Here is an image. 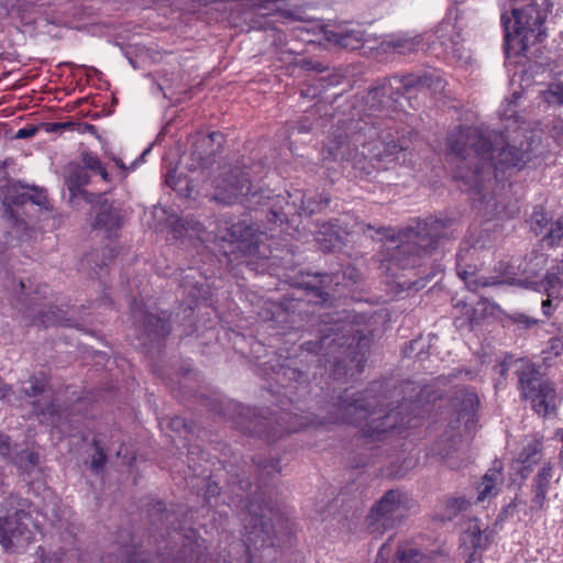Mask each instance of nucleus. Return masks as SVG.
Listing matches in <instances>:
<instances>
[{"instance_id":"obj_18","label":"nucleus","mask_w":563,"mask_h":563,"mask_svg":"<svg viewBox=\"0 0 563 563\" xmlns=\"http://www.w3.org/2000/svg\"><path fill=\"white\" fill-rule=\"evenodd\" d=\"M504 484L503 466L500 462H495L494 466L490 467L482 481L477 485V497L476 503H489L494 497L498 495Z\"/></svg>"},{"instance_id":"obj_52","label":"nucleus","mask_w":563,"mask_h":563,"mask_svg":"<svg viewBox=\"0 0 563 563\" xmlns=\"http://www.w3.org/2000/svg\"><path fill=\"white\" fill-rule=\"evenodd\" d=\"M114 163H115V165H117L118 167H120L122 170H125V169H126V168H125L124 163H123L121 159H119V158H114Z\"/></svg>"},{"instance_id":"obj_38","label":"nucleus","mask_w":563,"mask_h":563,"mask_svg":"<svg viewBox=\"0 0 563 563\" xmlns=\"http://www.w3.org/2000/svg\"><path fill=\"white\" fill-rule=\"evenodd\" d=\"M1 2L8 10H12L14 8H23L27 0H1ZM29 3H32V1H29Z\"/></svg>"},{"instance_id":"obj_39","label":"nucleus","mask_w":563,"mask_h":563,"mask_svg":"<svg viewBox=\"0 0 563 563\" xmlns=\"http://www.w3.org/2000/svg\"><path fill=\"white\" fill-rule=\"evenodd\" d=\"M512 364V357L511 356H506L505 360L496 366V371L501 375L504 376L506 374V372L510 368Z\"/></svg>"},{"instance_id":"obj_12","label":"nucleus","mask_w":563,"mask_h":563,"mask_svg":"<svg viewBox=\"0 0 563 563\" xmlns=\"http://www.w3.org/2000/svg\"><path fill=\"white\" fill-rule=\"evenodd\" d=\"M297 30L300 31L302 41L312 42L314 40H324L349 49L358 48L364 41V32L360 26L309 23Z\"/></svg>"},{"instance_id":"obj_53","label":"nucleus","mask_w":563,"mask_h":563,"mask_svg":"<svg viewBox=\"0 0 563 563\" xmlns=\"http://www.w3.org/2000/svg\"><path fill=\"white\" fill-rule=\"evenodd\" d=\"M321 302H325L328 300L329 295L327 292H320Z\"/></svg>"},{"instance_id":"obj_19","label":"nucleus","mask_w":563,"mask_h":563,"mask_svg":"<svg viewBox=\"0 0 563 563\" xmlns=\"http://www.w3.org/2000/svg\"><path fill=\"white\" fill-rule=\"evenodd\" d=\"M541 440L536 435L527 437L523 440L519 456L512 464V468L517 470L521 474V477H527V472L531 466L541 460Z\"/></svg>"},{"instance_id":"obj_1","label":"nucleus","mask_w":563,"mask_h":563,"mask_svg":"<svg viewBox=\"0 0 563 563\" xmlns=\"http://www.w3.org/2000/svg\"><path fill=\"white\" fill-rule=\"evenodd\" d=\"M520 98L521 92L514 91L512 100L503 104V132L467 126L452 131L446 139L449 154L461 159L455 178L473 191L476 208L487 217L498 213L496 196L498 189H505L506 172L521 169L539 153L541 133L529 130L518 115Z\"/></svg>"},{"instance_id":"obj_16","label":"nucleus","mask_w":563,"mask_h":563,"mask_svg":"<svg viewBox=\"0 0 563 563\" xmlns=\"http://www.w3.org/2000/svg\"><path fill=\"white\" fill-rule=\"evenodd\" d=\"M558 482L559 476L554 466L548 461L542 462L532 483L533 497L531 500V509H542L548 495L553 490Z\"/></svg>"},{"instance_id":"obj_48","label":"nucleus","mask_w":563,"mask_h":563,"mask_svg":"<svg viewBox=\"0 0 563 563\" xmlns=\"http://www.w3.org/2000/svg\"><path fill=\"white\" fill-rule=\"evenodd\" d=\"M466 563H481V556L477 554V552H476V551H474V552L470 555V558H468V560H467V562H466Z\"/></svg>"},{"instance_id":"obj_24","label":"nucleus","mask_w":563,"mask_h":563,"mask_svg":"<svg viewBox=\"0 0 563 563\" xmlns=\"http://www.w3.org/2000/svg\"><path fill=\"white\" fill-rule=\"evenodd\" d=\"M482 525L478 519H470L463 534V542L470 543L474 551L484 547Z\"/></svg>"},{"instance_id":"obj_2","label":"nucleus","mask_w":563,"mask_h":563,"mask_svg":"<svg viewBox=\"0 0 563 563\" xmlns=\"http://www.w3.org/2000/svg\"><path fill=\"white\" fill-rule=\"evenodd\" d=\"M401 107L396 109H380L369 110L365 103L363 111L366 112L367 120L357 122L355 131L344 139L339 135V140L335 144H328L329 157L333 159L351 161L355 159L358 155L353 154V150L358 151V146L363 147L361 155L363 157L372 156L377 159H384L389 156H394L399 152L406 150L404 142L395 140L391 128L388 126V131L382 129L380 118L389 117L391 112H396Z\"/></svg>"},{"instance_id":"obj_11","label":"nucleus","mask_w":563,"mask_h":563,"mask_svg":"<svg viewBox=\"0 0 563 563\" xmlns=\"http://www.w3.org/2000/svg\"><path fill=\"white\" fill-rule=\"evenodd\" d=\"M408 497L400 490H389L372 508L367 528L372 534H383L399 522L407 512Z\"/></svg>"},{"instance_id":"obj_6","label":"nucleus","mask_w":563,"mask_h":563,"mask_svg":"<svg viewBox=\"0 0 563 563\" xmlns=\"http://www.w3.org/2000/svg\"><path fill=\"white\" fill-rule=\"evenodd\" d=\"M377 404L376 397H368L365 394L345 393L338 404V416L334 422H345L362 426L366 437L375 438L396 428H405L411 424L409 420L400 417L399 412L393 410L384 415L376 410L369 411L368 407Z\"/></svg>"},{"instance_id":"obj_47","label":"nucleus","mask_w":563,"mask_h":563,"mask_svg":"<svg viewBox=\"0 0 563 563\" xmlns=\"http://www.w3.org/2000/svg\"><path fill=\"white\" fill-rule=\"evenodd\" d=\"M33 133H34V132H33V131H31V130L21 129V130H19V131H18L16 136L22 139V137L31 136Z\"/></svg>"},{"instance_id":"obj_21","label":"nucleus","mask_w":563,"mask_h":563,"mask_svg":"<svg viewBox=\"0 0 563 563\" xmlns=\"http://www.w3.org/2000/svg\"><path fill=\"white\" fill-rule=\"evenodd\" d=\"M121 225V216L117 208L104 200L96 216L95 228L103 230L107 235L112 236Z\"/></svg>"},{"instance_id":"obj_20","label":"nucleus","mask_w":563,"mask_h":563,"mask_svg":"<svg viewBox=\"0 0 563 563\" xmlns=\"http://www.w3.org/2000/svg\"><path fill=\"white\" fill-rule=\"evenodd\" d=\"M258 515H255L254 526L252 530L249 532L247 539H246V549L250 554V563H254V556L252 552L254 550H257L258 540L261 539V547H264L266 550L271 551V548L273 547V541L269 537V532L267 530L268 525L264 520V514L261 515L260 518H257Z\"/></svg>"},{"instance_id":"obj_14","label":"nucleus","mask_w":563,"mask_h":563,"mask_svg":"<svg viewBox=\"0 0 563 563\" xmlns=\"http://www.w3.org/2000/svg\"><path fill=\"white\" fill-rule=\"evenodd\" d=\"M352 327L350 323L338 320L334 324L322 330V336L318 342H307L303 347L310 353L320 354L324 357L334 355L338 351L342 354L353 346L355 336H351Z\"/></svg>"},{"instance_id":"obj_42","label":"nucleus","mask_w":563,"mask_h":563,"mask_svg":"<svg viewBox=\"0 0 563 563\" xmlns=\"http://www.w3.org/2000/svg\"><path fill=\"white\" fill-rule=\"evenodd\" d=\"M389 554V550L387 544H383L377 554V563H384L386 561V555Z\"/></svg>"},{"instance_id":"obj_26","label":"nucleus","mask_w":563,"mask_h":563,"mask_svg":"<svg viewBox=\"0 0 563 563\" xmlns=\"http://www.w3.org/2000/svg\"><path fill=\"white\" fill-rule=\"evenodd\" d=\"M288 197L292 200L291 205L294 209L300 212L311 214L321 209L320 203H312L310 199L306 198V195H302L299 191L296 194H288Z\"/></svg>"},{"instance_id":"obj_33","label":"nucleus","mask_w":563,"mask_h":563,"mask_svg":"<svg viewBox=\"0 0 563 563\" xmlns=\"http://www.w3.org/2000/svg\"><path fill=\"white\" fill-rule=\"evenodd\" d=\"M397 558L399 563H428V559L413 548H399Z\"/></svg>"},{"instance_id":"obj_58","label":"nucleus","mask_w":563,"mask_h":563,"mask_svg":"<svg viewBox=\"0 0 563 563\" xmlns=\"http://www.w3.org/2000/svg\"><path fill=\"white\" fill-rule=\"evenodd\" d=\"M558 435L560 437L561 441L563 442V430H561L560 432H558Z\"/></svg>"},{"instance_id":"obj_29","label":"nucleus","mask_w":563,"mask_h":563,"mask_svg":"<svg viewBox=\"0 0 563 563\" xmlns=\"http://www.w3.org/2000/svg\"><path fill=\"white\" fill-rule=\"evenodd\" d=\"M563 236V218L558 219L555 222H550L545 232L542 234V241L549 246H554Z\"/></svg>"},{"instance_id":"obj_3","label":"nucleus","mask_w":563,"mask_h":563,"mask_svg":"<svg viewBox=\"0 0 563 563\" xmlns=\"http://www.w3.org/2000/svg\"><path fill=\"white\" fill-rule=\"evenodd\" d=\"M505 29V51L523 54L544 36L543 22L550 12L549 0H499Z\"/></svg>"},{"instance_id":"obj_49","label":"nucleus","mask_w":563,"mask_h":563,"mask_svg":"<svg viewBox=\"0 0 563 563\" xmlns=\"http://www.w3.org/2000/svg\"><path fill=\"white\" fill-rule=\"evenodd\" d=\"M208 137L212 141V142H219V140L222 137V135L218 132H212L208 135Z\"/></svg>"},{"instance_id":"obj_51","label":"nucleus","mask_w":563,"mask_h":563,"mask_svg":"<svg viewBox=\"0 0 563 563\" xmlns=\"http://www.w3.org/2000/svg\"><path fill=\"white\" fill-rule=\"evenodd\" d=\"M125 563H145L143 560H139L137 558L130 556Z\"/></svg>"},{"instance_id":"obj_56","label":"nucleus","mask_w":563,"mask_h":563,"mask_svg":"<svg viewBox=\"0 0 563 563\" xmlns=\"http://www.w3.org/2000/svg\"><path fill=\"white\" fill-rule=\"evenodd\" d=\"M560 345H561V342H560L559 340H554V341L552 342V347H553V349H558Z\"/></svg>"},{"instance_id":"obj_57","label":"nucleus","mask_w":563,"mask_h":563,"mask_svg":"<svg viewBox=\"0 0 563 563\" xmlns=\"http://www.w3.org/2000/svg\"><path fill=\"white\" fill-rule=\"evenodd\" d=\"M466 284H467V287H468V288H471V289H473V290H476L477 285H476V286H472V282H466Z\"/></svg>"},{"instance_id":"obj_8","label":"nucleus","mask_w":563,"mask_h":563,"mask_svg":"<svg viewBox=\"0 0 563 563\" xmlns=\"http://www.w3.org/2000/svg\"><path fill=\"white\" fill-rule=\"evenodd\" d=\"M24 506L25 503L15 497L0 506V545L8 553L24 550L33 540L31 518Z\"/></svg>"},{"instance_id":"obj_32","label":"nucleus","mask_w":563,"mask_h":563,"mask_svg":"<svg viewBox=\"0 0 563 563\" xmlns=\"http://www.w3.org/2000/svg\"><path fill=\"white\" fill-rule=\"evenodd\" d=\"M543 100L550 104H563V82H552L548 89L542 91Z\"/></svg>"},{"instance_id":"obj_4","label":"nucleus","mask_w":563,"mask_h":563,"mask_svg":"<svg viewBox=\"0 0 563 563\" xmlns=\"http://www.w3.org/2000/svg\"><path fill=\"white\" fill-rule=\"evenodd\" d=\"M443 227L442 220L430 218L418 220L415 227H408L397 234L390 228H384L383 235L389 242L386 252L393 251L391 254L384 255L382 261L386 271L395 275V268L405 269L418 265L420 257L437 244Z\"/></svg>"},{"instance_id":"obj_41","label":"nucleus","mask_w":563,"mask_h":563,"mask_svg":"<svg viewBox=\"0 0 563 563\" xmlns=\"http://www.w3.org/2000/svg\"><path fill=\"white\" fill-rule=\"evenodd\" d=\"M276 200H277V202H276V203H274V205H272V208H273V209H272V214H273V217H274L276 220H278V221L283 222V221H284V219H285V216H286V214H285L284 212H282L280 210H277V209H276V207H277V203L279 202V200H284V197L277 196V197H276Z\"/></svg>"},{"instance_id":"obj_15","label":"nucleus","mask_w":563,"mask_h":563,"mask_svg":"<svg viewBox=\"0 0 563 563\" xmlns=\"http://www.w3.org/2000/svg\"><path fill=\"white\" fill-rule=\"evenodd\" d=\"M547 258L543 254L537 255L534 260H531L527 264V267L522 272V276H518L516 272L517 267L515 265L501 262L497 267L499 275L481 280V285L493 286L507 284L533 289V286H536L534 283H539V280L534 278L537 274L536 268L543 266Z\"/></svg>"},{"instance_id":"obj_17","label":"nucleus","mask_w":563,"mask_h":563,"mask_svg":"<svg viewBox=\"0 0 563 563\" xmlns=\"http://www.w3.org/2000/svg\"><path fill=\"white\" fill-rule=\"evenodd\" d=\"M421 44V35H415L408 32H397L385 35L382 38L379 48L385 53L406 55L417 51Z\"/></svg>"},{"instance_id":"obj_9","label":"nucleus","mask_w":563,"mask_h":563,"mask_svg":"<svg viewBox=\"0 0 563 563\" xmlns=\"http://www.w3.org/2000/svg\"><path fill=\"white\" fill-rule=\"evenodd\" d=\"M211 198L223 205L241 202L249 207L265 203L264 199H271L263 192H253L247 174L238 168L213 180Z\"/></svg>"},{"instance_id":"obj_59","label":"nucleus","mask_w":563,"mask_h":563,"mask_svg":"<svg viewBox=\"0 0 563 563\" xmlns=\"http://www.w3.org/2000/svg\"><path fill=\"white\" fill-rule=\"evenodd\" d=\"M20 287H21V289H24V288H25V285H24V283H23V282H20Z\"/></svg>"},{"instance_id":"obj_22","label":"nucleus","mask_w":563,"mask_h":563,"mask_svg":"<svg viewBox=\"0 0 563 563\" xmlns=\"http://www.w3.org/2000/svg\"><path fill=\"white\" fill-rule=\"evenodd\" d=\"M256 229L247 223L246 220L233 223L227 229V232L221 235L222 240L234 242H249L254 244L258 242V239L254 241Z\"/></svg>"},{"instance_id":"obj_55","label":"nucleus","mask_w":563,"mask_h":563,"mask_svg":"<svg viewBox=\"0 0 563 563\" xmlns=\"http://www.w3.org/2000/svg\"><path fill=\"white\" fill-rule=\"evenodd\" d=\"M66 125H67V124H65V123H56V124H54V129H53V130H56V129H63V128H65Z\"/></svg>"},{"instance_id":"obj_27","label":"nucleus","mask_w":563,"mask_h":563,"mask_svg":"<svg viewBox=\"0 0 563 563\" xmlns=\"http://www.w3.org/2000/svg\"><path fill=\"white\" fill-rule=\"evenodd\" d=\"M66 184L71 196H76L80 192L81 188L88 184V176L85 168L75 169L67 177Z\"/></svg>"},{"instance_id":"obj_35","label":"nucleus","mask_w":563,"mask_h":563,"mask_svg":"<svg viewBox=\"0 0 563 563\" xmlns=\"http://www.w3.org/2000/svg\"><path fill=\"white\" fill-rule=\"evenodd\" d=\"M24 393H25V396L27 398H33V397H36L37 395H47L48 391L46 390L44 384L35 380V382H31V386L30 388H25L24 389Z\"/></svg>"},{"instance_id":"obj_31","label":"nucleus","mask_w":563,"mask_h":563,"mask_svg":"<svg viewBox=\"0 0 563 563\" xmlns=\"http://www.w3.org/2000/svg\"><path fill=\"white\" fill-rule=\"evenodd\" d=\"M82 164L85 169H89L93 174L100 175L104 181H109V175L101 161L96 155L91 153L84 154Z\"/></svg>"},{"instance_id":"obj_54","label":"nucleus","mask_w":563,"mask_h":563,"mask_svg":"<svg viewBox=\"0 0 563 563\" xmlns=\"http://www.w3.org/2000/svg\"><path fill=\"white\" fill-rule=\"evenodd\" d=\"M26 455H27V460H29V462H30L31 464H34V463H35V456H34V454H32V453H26Z\"/></svg>"},{"instance_id":"obj_46","label":"nucleus","mask_w":563,"mask_h":563,"mask_svg":"<svg viewBox=\"0 0 563 563\" xmlns=\"http://www.w3.org/2000/svg\"><path fill=\"white\" fill-rule=\"evenodd\" d=\"M170 426L173 428H177L178 429L180 427H185V422H184V420L181 418H174L170 421Z\"/></svg>"},{"instance_id":"obj_30","label":"nucleus","mask_w":563,"mask_h":563,"mask_svg":"<svg viewBox=\"0 0 563 563\" xmlns=\"http://www.w3.org/2000/svg\"><path fill=\"white\" fill-rule=\"evenodd\" d=\"M0 456L9 460L13 464L22 466V457L16 452L15 446H13L7 435L0 433Z\"/></svg>"},{"instance_id":"obj_13","label":"nucleus","mask_w":563,"mask_h":563,"mask_svg":"<svg viewBox=\"0 0 563 563\" xmlns=\"http://www.w3.org/2000/svg\"><path fill=\"white\" fill-rule=\"evenodd\" d=\"M46 201V195L42 190L12 185L4 198V217L16 230L24 229L27 222L23 216L29 213V209L34 206H45Z\"/></svg>"},{"instance_id":"obj_45","label":"nucleus","mask_w":563,"mask_h":563,"mask_svg":"<svg viewBox=\"0 0 563 563\" xmlns=\"http://www.w3.org/2000/svg\"><path fill=\"white\" fill-rule=\"evenodd\" d=\"M40 322L45 325H48V324H54L55 322H58V320L55 317L44 316V318L41 319Z\"/></svg>"},{"instance_id":"obj_5","label":"nucleus","mask_w":563,"mask_h":563,"mask_svg":"<svg viewBox=\"0 0 563 563\" xmlns=\"http://www.w3.org/2000/svg\"><path fill=\"white\" fill-rule=\"evenodd\" d=\"M478 398L475 393L462 390L455 399V415L449 423V429L433 444L432 453L439 456L451 468L461 467L460 459L465 454L464 439L473 432L476 423Z\"/></svg>"},{"instance_id":"obj_7","label":"nucleus","mask_w":563,"mask_h":563,"mask_svg":"<svg viewBox=\"0 0 563 563\" xmlns=\"http://www.w3.org/2000/svg\"><path fill=\"white\" fill-rule=\"evenodd\" d=\"M430 89L440 91L443 89V80L437 70H428L421 76L412 74L399 77L394 76L379 80L366 96V104L369 110L404 108V101L409 97L410 89Z\"/></svg>"},{"instance_id":"obj_34","label":"nucleus","mask_w":563,"mask_h":563,"mask_svg":"<svg viewBox=\"0 0 563 563\" xmlns=\"http://www.w3.org/2000/svg\"><path fill=\"white\" fill-rule=\"evenodd\" d=\"M34 405V410L35 412H37L38 415H42V416H49L51 418H53V423L55 424L56 428H59V419L62 418V413L59 412V409L56 408L55 404L52 402L49 404L47 407L43 408L40 404L37 402H33Z\"/></svg>"},{"instance_id":"obj_25","label":"nucleus","mask_w":563,"mask_h":563,"mask_svg":"<svg viewBox=\"0 0 563 563\" xmlns=\"http://www.w3.org/2000/svg\"><path fill=\"white\" fill-rule=\"evenodd\" d=\"M174 230L176 238L187 235L190 239L195 236L199 240H203L205 231L199 222L186 220L184 223H176Z\"/></svg>"},{"instance_id":"obj_23","label":"nucleus","mask_w":563,"mask_h":563,"mask_svg":"<svg viewBox=\"0 0 563 563\" xmlns=\"http://www.w3.org/2000/svg\"><path fill=\"white\" fill-rule=\"evenodd\" d=\"M133 317L137 320L142 319L145 329L158 336H165L169 333L170 327L168 323L167 314L164 312L162 316L145 314L142 311H133Z\"/></svg>"},{"instance_id":"obj_10","label":"nucleus","mask_w":563,"mask_h":563,"mask_svg":"<svg viewBox=\"0 0 563 563\" xmlns=\"http://www.w3.org/2000/svg\"><path fill=\"white\" fill-rule=\"evenodd\" d=\"M518 362L521 364L519 382L523 397L531 401L537 413L549 415L556 407L554 386L550 382L540 379L538 371L531 363L523 360L516 361V363Z\"/></svg>"},{"instance_id":"obj_44","label":"nucleus","mask_w":563,"mask_h":563,"mask_svg":"<svg viewBox=\"0 0 563 563\" xmlns=\"http://www.w3.org/2000/svg\"><path fill=\"white\" fill-rule=\"evenodd\" d=\"M11 391V388L4 386L2 384V382H0V399L2 398H7L8 400H10V393Z\"/></svg>"},{"instance_id":"obj_40","label":"nucleus","mask_w":563,"mask_h":563,"mask_svg":"<svg viewBox=\"0 0 563 563\" xmlns=\"http://www.w3.org/2000/svg\"><path fill=\"white\" fill-rule=\"evenodd\" d=\"M516 322L526 327V328H529V327H532L534 324H537V320L533 319V318H530L528 316H525V314H519L517 318H516Z\"/></svg>"},{"instance_id":"obj_50","label":"nucleus","mask_w":563,"mask_h":563,"mask_svg":"<svg viewBox=\"0 0 563 563\" xmlns=\"http://www.w3.org/2000/svg\"><path fill=\"white\" fill-rule=\"evenodd\" d=\"M554 131H555L554 137L558 140V142H559L560 144H562V145H563V133H562V134H561V133H559L558 128H554Z\"/></svg>"},{"instance_id":"obj_43","label":"nucleus","mask_w":563,"mask_h":563,"mask_svg":"<svg viewBox=\"0 0 563 563\" xmlns=\"http://www.w3.org/2000/svg\"><path fill=\"white\" fill-rule=\"evenodd\" d=\"M151 148L152 146H148L146 150L143 151L141 156L132 163L131 169L136 168L141 164V162H143L144 157L151 152Z\"/></svg>"},{"instance_id":"obj_36","label":"nucleus","mask_w":563,"mask_h":563,"mask_svg":"<svg viewBox=\"0 0 563 563\" xmlns=\"http://www.w3.org/2000/svg\"><path fill=\"white\" fill-rule=\"evenodd\" d=\"M291 419H294V421L285 428V430L289 433L297 432L300 429L308 427V424H309L307 417L294 415V417H291Z\"/></svg>"},{"instance_id":"obj_28","label":"nucleus","mask_w":563,"mask_h":563,"mask_svg":"<svg viewBox=\"0 0 563 563\" xmlns=\"http://www.w3.org/2000/svg\"><path fill=\"white\" fill-rule=\"evenodd\" d=\"M551 220L544 213L542 207H536L533 213L530 217L531 230L537 235H542L549 227Z\"/></svg>"},{"instance_id":"obj_37","label":"nucleus","mask_w":563,"mask_h":563,"mask_svg":"<svg viewBox=\"0 0 563 563\" xmlns=\"http://www.w3.org/2000/svg\"><path fill=\"white\" fill-rule=\"evenodd\" d=\"M106 462V454L97 445L96 448V454L92 456L91 460V467L93 471L99 472Z\"/></svg>"}]
</instances>
